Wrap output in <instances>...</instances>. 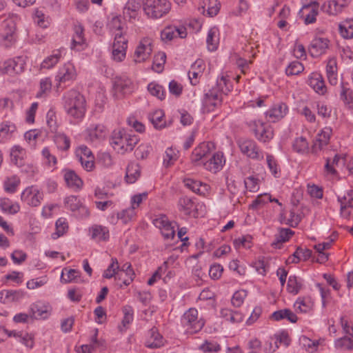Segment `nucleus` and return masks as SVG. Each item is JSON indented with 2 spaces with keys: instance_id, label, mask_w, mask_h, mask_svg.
Wrapping results in <instances>:
<instances>
[{
  "instance_id": "62",
  "label": "nucleus",
  "mask_w": 353,
  "mask_h": 353,
  "mask_svg": "<svg viewBox=\"0 0 353 353\" xmlns=\"http://www.w3.org/2000/svg\"><path fill=\"white\" fill-rule=\"evenodd\" d=\"M44 163L50 168L54 167L57 163V157L52 154L48 147H45L41 151Z\"/></svg>"
},
{
  "instance_id": "57",
  "label": "nucleus",
  "mask_w": 353,
  "mask_h": 353,
  "mask_svg": "<svg viewBox=\"0 0 353 353\" xmlns=\"http://www.w3.org/2000/svg\"><path fill=\"white\" fill-rule=\"evenodd\" d=\"M266 161L268 166V168L272 173V174L275 178H279L281 176V170L277 163L276 160L274 157L270 154H267L266 155Z\"/></svg>"
},
{
  "instance_id": "43",
  "label": "nucleus",
  "mask_w": 353,
  "mask_h": 353,
  "mask_svg": "<svg viewBox=\"0 0 353 353\" xmlns=\"http://www.w3.org/2000/svg\"><path fill=\"white\" fill-rule=\"evenodd\" d=\"M220 314L222 318L231 323H238L243 320V316L241 312L228 308L222 309Z\"/></svg>"
},
{
  "instance_id": "7",
  "label": "nucleus",
  "mask_w": 353,
  "mask_h": 353,
  "mask_svg": "<svg viewBox=\"0 0 353 353\" xmlns=\"http://www.w3.org/2000/svg\"><path fill=\"white\" fill-rule=\"evenodd\" d=\"M77 76V73L74 64L70 61L64 63L59 68L54 77L57 88H59L62 84L73 82L76 79Z\"/></svg>"
},
{
  "instance_id": "64",
  "label": "nucleus",
  "mask_w": 353,
  "mask_h": 353,
  "mask_svg": "<svg viewBox=\"0 0 353 353\" xmlns=\"http://www.w3.org/2000/svg\"><path fill=\"white\" fill-rule=\"evenodd\" d=\"M31 310L35 318L46 319L48 316L47 307L41 303L33 304Z\"/></svg>"
},
{
  "instance_id": "9",
  "label": "nucleus",
  "mask_w": 353,
  "mask_h": 353,
  "mask_svg": "<svg viewBox=\"0 0 353 353\" xmlns=\"http://www.w3.org/2000/svg\"><path fill=\"white\" fill-rule=\"evenodd\" d=\"M26 61L23 57H17L0 62V74L14 75L23 72Z\"/></svg>"
},
{
  "instance_id": "12",
  "label": "nucleus",
  "mask_w": 353,
  "mask_h": 353,
  "mask_svg": "<svg viewBox=\"0 0 353 353\" xmlns=\"http://www.w3.org/2000/svg\"><path fill=\"white\" fill-rule=\"evenodd\" d=\"M152 223L160 230L165 239H172L174 237L176 223L170 221L165 215L161 214L157 216Z\"/></svg>"
},
{
  "instance_id": "46",
  "label": "nucleus",
  "mask_w": 353,
  "mask_h": 353,
  "mask_svg": "<svg viewBox=\"0 0 353 353\" xmlns=\"http://www.w3.org/2000/svg\"><path fill=\"white\" fill-rule=\"evenodd\" d=\"M107 28L114 35L115 33L124 34L123 32V23L120 15H112L107 23Z\"/></svg>"
},
{
  "instance_id": "14",
  "label": "nucleus",
  "mask_w": 353,
  "mask_h": 353,
  "mask_svg": "<svg viewBox=\"0 0 353 353\" xmlns=\"http://www.w3.org/2000/svg\"><path fill=\"white\" fill-rule=\"evenodd\" d=\"M108 134L106 128L101 123H90L84 132L87 141L99 143L105 139Z\"/></svg>"
},
{
  "instance_id": "55",
  "label": "nucleus",
  "mask_w": 353,
  "mask_h": 353,
  "mask_svg": "<svg viewBox=\"0 0 353 353\" xmlns=\"http://www.w3.org/2000/svg\"><path fill=\"white\" fill-rule=\"evenodd\" d=\"M140 176V170L137 164H130L126 169L125 179L127 183H133Z\"/></svg>"
},
{
  "instance_id": "39",
  "label": "nucleus",
  "mask_w": 353,
  "mask_h": 353,
  "mask_svg": "<svg viewBox=\"0 0 353 353\" xmlns=\"http://www.w3.org/2000/svg\"><path fill=\"white\" fill-rule=\"evenodd\" d=\"M326 74L329 83L335 85L338 82L337 63L334 58L330 59L326 65Z\"/></svg>"
},
{
  "instance_id": "35",
  "label": "nucleus",
  "mask_w": 353,
  "mask_h": 353,
  "mask_svg": "<svg viewBox=\"0 0 353 353\" xmlns=\"http://www.w3.org/2000/svg\"><path fill=\"white\" fill-rule=\"evenodd\" d=\"M179 209L185 215H192L195 216L197 213L196 204L191 198L188 196H184L179 199Z\"/></svg>"
},
{
  "instance_id": "59",
  "label": "nucleus",
  "mask_w": 353,
  "mask_h": 353,
  "mask_svg": "<svg viewBox=\"0 0 353 353\" xmlns=\"http://www.w3.org/2000/svg\"><path fill=\"white\" fill-rule=\"evenodd\" d=\"M20 184V179L18 176L14 175L7 178L4 183L3 187L6 192L14 193L16 192L17 187Z\"/></svg>"
},
{
  "instance_id": "17",
  "label": "nucleus",
  "mask_w": 353,
  "mask_h": 353,
  "mask_svg": "<svg viewBox=\"0 0 353 353\" xmlns=\"http://www.w3.org/2000/svg\"><path fill=\"white\" fill-rule=\"evenodd\" d=\"M225 163V158L222 152H215L211 158L203 163V166L207 170L216 173L223 168Z\"/></svg>"
},
{
  "instance_id": "41",
  "label": "nucleus",
  "mask_w": 353,
  "mask_h": 353,
  "mask_svg": "<svg viewBox=\"0 0 353 353\" xmlns=\"http://www.w3.org/2000/svg\"><path fill=\"white\" fill-rule=\"evenodd\" d=\"M206 43L209 50L214 51L217 49L219 43V31L217 28L213 27L208 30Z\"/></svg>"
},
{
  "instance_id": "52",
  "label": "nucleus",
  "mask_w": 353,
  "mask_h": 353,
  "mask_svg": "<svg viewBox=\"0 0 353 353\" xmlns=\"http://www.w3.org/2000/svg\"><path fill=\"white\" fill-rule=\"evenodd\" d=\"M293 150L299 154H307L310 150L309 143L303 137L296 138L292 143Z\"/></svg>"
},
{
  "instance_id": "47",
  "label": "nucleus",
  "mask_w": 353,
  "mask_h": 353,
  "mask_svg": "<svg viewBox=\"0 0 353 353\" xmlns=\"http://www.w3.org/2000/svg\"><path fill=\"white\" fill-rule=\"evenodd\" d=\"M148 119L156 129H162L165 127L164 112L161 110H157L149 114Z\"/></svg>"
},
{
  "instance_id": "5",
  "label": "nucleus",
  "mask_w": 353,
  "mask_h": 353,
  "mask_svg": "<svg viewBox=\"0 0 353 353\" xmlns=\"http://www.w3.org/2000/svg\"><path fill=\"white\" fill-rule=\"evenodd\" d=\"M247 125L260 142H269L274 137L273 128L268 123L254 119L248 121Z\"/></svg>"
},
{
  "instance_id": "58",
  "label": "nucleus",
  "mask_w": 353,
  "mask_h": 353,
  "mask_svg": "<svg viewBox=\"0 0 353 353\" xmlns=\"http://www.w3.org/2000/svg\"><path fill=\"white\" fill-rule=\"evenodd\" d=\"M165 60V53L163 52H158L154 57L152 69L157 72H161L163 69Z\"/></svg>"
},
{
  "instance_id": "37",
  "label": "nucleus",
  "mask_w": 353,
  "mask_h": 353,
  "mask_svg": "<svg viewBox=\"0 0 353 353\" xmlns=\"http://www.w3.org/2000/svg\"><path fill=\"white\" fill-rule=\"evenodd\" d=\"M347 6V3L346 0H343L342 2L331 0L323 4V9L324 12L330 15H337L341 13Z\"/></svg>"
},
{
  "instance_id": "30",
  "label": "nucleus",
  "mask_w": 353,
  "mask_h": 353,
  "mask_svg": "<svg viewBox=\"0 0 353 353\" xmlns=\"http://www.w3.org/2000/svg\"><path fill=\"white\" fill-rule=\"evenodd\" d=\"M223 94L216 88H212L205 94L204 102L210 109H214L215 107L221 105Z\"/></svg>"
},
{
  "instance_id": "32",
  "label": "nucleus",
  "mask_w": 353,
  "mask_h": 353,
  "mask_svg": "<svg viewBox=\"0 0 353 353\" xmlns=\"http://www.w3.org/2000/svg\"><path fill=\"white\" fill-rule=\"evenodd\" d=\"M164 341L162 335L156 327L151 328L148 333L145 346L149 348H159L163 346Z\"/></svg>"
},
{
  "instance_id": "11",
  "label": "nucleus",
  "mask_w": 353,
  "mask_h": 353,
  "mask_svg": "<svg viewBox=\"0 0 353 353\" xmlns=\"http://www.w3.org/2000/svg\"><path fill=\"white\" fill-rule=\"evenodd\" d=\"M43 199V192L36 185L27 187L21 194V201L31 207L39 206Z\"/></svg>"
},
{
  "instance_id": "61",
  "label": "nucleus",
  "mask_w": 353,
  "mask_h": 353,
  "mask_svg": "<svg viewBox=\"0 0 353 353\" xmlns=\"http://www.w3.org/2000/svg\"><path fill=\"white\" fill-rule=\"evenodd\" d=\"M119 272H122L123 274L127 276V279H124L123 281V285L128 286L129 285L134 279V273L132 268V265L129 263H125L119 270Z\"/></svg>"
},
{
  "instance_id": "4",
  "label": "nucleus",
  "mask_w": 353,
  "mask_h": 353,
  "mask_svg": "<svg viewBox=\"0 0 353 353\" xmlns=\"http://www.w3.org/2000/svg\"><path fill=\"white\" fill-rule=\"evenodd\" d=\"M171 3L168 0H143L144 13L153 19L163 17L171 10Z\"/></svg>"
},
{
  "instance_id": "18",
  "label": "nucleus",
  "mask_w": 353,
  "mask_h": 353,
  "mask_svg": "<svg viewBox=\"0 0 353 353\" xmlns=\"http://www.w3.org/2000/svg\"><path fill=\"white\" fill-rule=\"evenodd\" d=\"M187 36V30L184 26H168L165 27L161 33V39L163 41H170L172 39L179 37L185 38Z\"/></svg>"
},
{
  "instance_id": "13",
  "label": "nucleus",
  "mask_w": 353,
  "mask_h": 353,
  "mask_svg": "<svg viewBox=\"0 0 353 353\" xmlns=\"http://www.w3.org/2000/svg\"><path fill=\"white\" fill-rule=\"evenodd\" d=\"M238 145L241 152L248 158L260 161L263 159V152L260 150L256 143L252 139H240Z\"/></svg>"
},
{
  "instance_id": "6",
  "label": "nucleus",
  "mask_w": 353,
  "mask_h": 353,
  "mask_svg": "<svg viewBox=\"0 0 353 353\" xmlns=\"http://www.w3.org/2000/svg\"><path fill=\"white\" fill-rule=\"evenodd\" d=\"M16 23L14 17L5 19L0 28V44L10 47L16 41Z\"/></svg>"
},
{
  "instance_id": "2",
  "label": "nucleus",
  "mask_w": 353,
  "mask_h": 353,
  "mask_svg": "<svg viewBox=\"0 0 353 353\" xmlns=\"http://www.w3.org/2000/svg\"><path fill=\"white\" fill-rule=\"evenodd\" d=\"M139 139L134 134L127 133L124 130H114L110 137V145L120 154L132 151L138 143Z\"/></svg>"
},
{
  "instance_id": "21",
  "label": "nucleus",
  "mask_w": 353,
  "mask_h": 353,
  "mask_svg": "<svg viewBox=\"0 0 353 353\" xmlns=\"http://www.w3.org/2000/svg\"><path fill=\"white\" fill-rule=\"evenodd\" d=\"M220 8L218 0H199L198 9L203 14L212 17L218 14Z\"/></svg>"
},
{
  "instance_id": "49",
  "label": "nucleus",
  "mask_w": 353,
  "mask_h": 353,
  "mask_svg": "<svg viewBox=\"0 0 353 353\" xmlns=\"http://www.w3.org/2000/svg\"><path fill=\"white\" fill-rule=\"evenodd\" d=\"M339 98L345 107L353 109V90L345 87L343 84L341 86Z\"/></svg>"
},
{
  "instance_id": "31",
  "label": "nucleus",
  "mask_w": 353,
  "mask_h": 353,
  "mask_svg": "<svg viewBox=\"0 0 353 353\" xmlns=\"http://www.w3.org/2000/svg\"><path fill=\"white\" fill-rule=\"evenodd\" d=\"M63 173L64 180L69 188L74 190H79L82 188L83 182L74 171L64 170Z\"/></svg>"
},
{
  "instance_id": "44",
  "label": "nucleus",
  "mask_w": 353,
  "mask_h": 353,
  "mask_svg": "<svg viewBox=\"0 0 353 353\" xmlns=\"http://www.w3.org/2000/svg\"><path fill=\"white\" fill-rule=\"evenodd\" d=\"M25 157L26 151L22 147L14 145L12 148L10 152L11 161L16 165L19 167L22 166Z\"/></svg>"
},
{
  "instance_id": "53",
  "label": "nucleus",
  "mask_w": 353,
  "mask_h": 353,
  "mask_svg": "<svg viewBox=\"0 0 353 353\" xmlns=\"http://www.w3.org/2000/svg\"><path fill=\"white\" fill-rule=\"evenodd\" d=\"M339 33L344 39L353 38V19H347L339 25Z\"/></svg>"
},
{
  "instance_id": "34",
  "label": "nucleus",
  "mask_w": 353,
  "mask_h": 353,
  "mask_svg": "<svg viewBox=\"0 0 353 353\" xmlns=\"http://www.w3.org/2000/svg\"><path fill=\"white\" fill-rule=\"evenodd\" d=\"M60 281L63 283H82L80 271L64 268L61 271Z\"/></svg>"
},
{
  "instance_id": "29",
  "label": "nucleus",
  "mask_w": 353,
  "mask_h": 353,
  "mask_svg": "<svg viewBox=\"0 0 353 353\" xmlns=\"http://www.w3.org/2000/svg\"><path fill=\"white\" fill-rule=\"evenodd\" d=\"M89 234L95 241H106L109 239L110 232L107 227L101 225H94L89 228Z\"/></svg>"
},
{
  "instance_id": "48",
  "label": "nucleus",
  "mask_w": 353,
  "mask_h": 353,
  "mask_svg": "<svg viewBox=\"0 0 353 353\" xmlns=\"http://www.w3.org/2000/svg\"><path fill=\"white\" fill-rule=\"evenodd\" d=\"M62 57L61 50H54L52 54L47 57L41 63V68L51 69L56 65Z\"/></svg>"
},
{
  "instance_id": "22",
  "label": "nucleus",
  "mask_w": 353,
  "mask_h": 353,
  "mask_svg": "<svg viewBox=\"0 0 353 353\" xmlns=\"http://www.w3.org/2000/svg\"><path fill=\"white\" fill-rule=\"evenodd\" d=\"M214 149L212 142H203L194 149L191 155V160L194 163L202 161Z\"/></svg>"
},
{
  "instance_id": "10",
  "label": "nucleus",
  "mask_w": 353,
  "mask_h": 353,
  "mask_svg": "<svg viewBox=\"0 0 353 353\" xmlns=\"http://www.w3.org/2000/svg\"><path fill=\"white\" fill-rule=\"evenodd\" d=\"M128 39L124 34L115 33L112 44V58L117 62L123 61L126 57Z\"/></svg>"
},
{
  "instance_id": "28",
  "label": "nucleus",
  "mask_w": 353,
  "mask_h": 353,
  "mask_svg": "<svg viewBox=\"0 0 353 353\" xmlns=\"http://www.w3.org/2000/svg\"><path fill=\"white\" fill-rule=\"evenodd\" d=\"M205 65L202 59H197L192 64L188 72V77L192 85H196L199 83L198 79L203 74Z\"/></svg>"
},
{
  "instance_id": "26",
  "label": "nucleus",
  "mask_w": 353,
  "mask_h": 353,
  "mask_svg": "<svg viewBox=\"0 0 353 353\" xmlns=\"http://www.w3.org/2000/svg\"><path fill=\"white\" fill-rule=\"evenodd\" d=\"M183 183L187 188L199 195L205 196L209 192L210 186L199 180L186 178L183 180Z\"/></svg>"
},
{
  "instance_id": "15",
  "label": "nucleus",
  "mask_w": 353,
  "mask_h": 353,
  "mask_svg": "<svg viewBox=\"0 0 353 353\" xmlns=\"http://www.w3.org/2000/svg\"><path fill=\"white\" fill-rule=\"evenodd\" d=\"M340 203V213L346 219L353 218V190L346 192L343 196H338Z\"/></svg>"
},
{
  "instance_id": "3",
  "label": "nucleus",
  "mask_w": 353,
  "mask_h": 353,
  "mask_svg": "<svg viewBox=\"0 0 353 353\" xmlns=\"http://www.w3.org/2000/svg\"><path fill=\"white\" fill-rule=\"evenodd\" d=\"M205 323L202 317L199 316V312L194 307L186 310L181 318V324L186 334H194L199 332Z\"/></svg>"
},
{
  "instance_id": "20",
  "label": "nucleus",
  "mask_w": 353,
  "mask_h": 353,
  "mask_svg": "<svg viewBox=\"0 0 353 353\" xmlns=\"http://www.w3.org/2000/svg\"><path fill=\"white\" fill-rule=\"evenodd\" d=\"M330 41L327 38L316 37L310 44L309 52L313 57H319L325 54L329 47Z\"/></svg>"
},
{
  "instance_id": "19",
  "label": "nucleus",
  "mask_w": 353,
  "mask_h": 353,
  "mask_svg": "<svg viewBox=\"0 0 353 353\" xmlns=\"http://www.w3.org/2000/svg\"><path fill=\"white\" fill-rule=\"evenodd\" d=\"M135 88L132 81L128 77L123 76L116 78L114 83V89L116 92L121 95L132 93Z\"/></svg>"
},
{
  "instance_id": "50",
  "label": "nucleus",
  "mask_w": 353,
  "mask_h": 353,
  "mask_svg": "<svg viewBox=\"0 0 353 353\" xmlns=\"http://www.w3.org/2000/svg\"><path fill=\"white\" fill-rule=\"evenodd\" d=\"M112 262L108 267V268L105 270L103 276L106 279H111L113 276L115 277V279H120L122 276V272H119V265L118 261L115 258L112 259Z\"/></svg>"
},
{
  "instance_id": "27",
  "label": "nucleus",
  "mask_w": 353,
  "mask_h": 353,
  "mask_svg": "<svg viewBox=\"0 0 353 353\" xmlns=\"http://www.w3.org/2000/svg\"><path fill=\"white\" fill-rule=\"evenodd\" d=\"M332 129L330 127L323 128L317 134L316 141L313 145V150L316 152L321 150L329 143Z\"/></svg>"
},
{
  "instance_id": "38",
  "label": "nucleus",
  "mask_w": 353,
  "mask_h": 353,
  "mask_svg": "<svg viewBox=\"0 0 353 353\" xmlns=\"http://www.w3.org/2000/svg\"><path fill=\"white\" fill-rule=\"evenodd\" d=\"M16 125L11 121H6L0 123V143L10 139L16 131Z\"/></svg>"
},
{
  "instance_id": "60",
  "label": "nucleus",
  "mask_w": 353,
  "mask_h": 353,
  "mask_svg": "<svg viewBox=\"0 0 353 353\" xmlns=\"http://www.w3.org/2000/svg\"><path fill=\"white\" fill-rule=\"evenodd\" d=\"M216 88L222 94H227L231 88L230 80L223 75L219 77L216 80Z\"/></svg>"
},
{
  "instance_id": "24",
  "label": "nucleus",
  "mask_w": 353,
  "mask_h": 353,
  "mask_svg": "<svg viewBox=\"0 0 353 353\" xmlns=\"http://www.w3.org/2000/svg\"><path fill=\"white\" fill-rule=\"evenodd\" d=\"M140 8L139 0H128L123 10L124 19L130 22L135 21L139 17Z\"/></svg>"
},
{
  "instance_id": "63",
  "label": "nucleus",
  "mask_w": 353,
  "mask_h": 353,
  "mask_svg": "<svg viewBox=\"0 0 353 353\" xmlns=\"http://www.w3.org/2000/svg\"><path fill=\"white\" fill-rule=\"evenodd\" d=\"M335 347L341 350H350L353 349V341L347 336L336 339L334 341Z\"/></svg>"
},
{
  "instance_id": "40",
  "label": "nucleus",
  "mask_w": 353,
  "mask_h": 353,
  "mask_svg": "<svg viewBox=\"0 0 353 353\" xmlns=\"http://www.w3.org/2000/svg\"><path fill=\"white\" fill-rule=\"evenodd\" d=\"M54 134L53 141L59 150L67 151L70 147V139L63 132H52Z\"/></svg>"
},
{
  "instance_id": "56",
  "label": "nucleus",
  "mask_w": 353,
  "mask_h": 353,
  "mask_svg": "<svg viewBox=\"0 0 353 353\" xmlns=\"http://www.w3.org/2000/svg\"><path fill=\"white\" fill-rule=\"evenodd\" d=\"M148 90L150 94L156 97L160 100H163L165 97V91L163 87L155 82H151L148 85Z\"/></svg>"
},
{
  "instance_id": "54",
  "label": "nucleus",
  "mask_w": 353,
  "mask_h": 353,
  "mask_svg": "<svg viewBox=\"0 0 353 353\" xmlns=\"http://www.w3.org/2000/svg\"><path fill=\"white\" fill-rule=\"evenodd\" d=\"M68 230V223L65 218H59L55 223V232L52 234V238L57 239L63 236Z\"/></svg>"
},
{
  "instance_id": "1",
  "label": "nucleus",
  "mask_w": 353,
  "mask_h": 353,
  "mask_svg": "<svg viewBox=\"0 0 353 353\" xmlns=\"http://www.w3.org/2000/svg\"><path fill=\"white\" fill-rule=\"evenodd\" d=\"M63 108L71 122L77 123L84 117L86 101L79 92L71 90L63 96Z\"/></svg>"
},
{
  "instance_id": "45",
  "label": "nucleus",
  "mask_w": 353,
  "mask_h": 353,
  "mask_svg": "<svg viewBox=\"0 0 353 353\" xmlns=\"http://www.w3.org/2000/svg\"><path fill=\"white\" fill-rule=\"evenodd\" d=\"M294 307L296 311L307 313L312 310L314 302L310 297H300L295 301Z\"/></svg>"
},
{
  "instance_id": "42",
  "label": "nucleus",
  "mask_w": 353,
  "mask_h": 353,
  "mask_svg": "<svg viewBox=\"0 0 353 353\" xmlns=\"http://www.w3.org/2000/svg\"><path fill=\"white\" fill-rule=\"evenodd\" d=\"M0 208L4 213L14 214L20 210V205L8 198H3L0 199Z\"/></svg>"
},
{
  "instance_id": "51",
  "label": "nucleus",
  "mask_w": 353,
  "mask_h": 353,
  "mask_svg": "<svg viewBox=\"0 0 353 353\" xmlns=\"http://www.w3.org/2000/svg\"><path fill=\"white\" fill-rule=\"evenodd\" d=\"M294 234V232L289 228H281L278 234L275 235V239L272 245L275 248H279V245L289 241Z\"/></svg>"
},
{
  "instance_id": "23",
  "label": "nucleus",
  "mask_w": 353,
  "mask_h": 353,
  "mask_svg": "<svg viewBox=\"0 0 353 353\" xmlns=\"http://www.w3.org/2000/svg\"><path fill=\"white\" fill-rule=\"evenodd\" d=\"M83 30L81 25H75L74 26V34L70 46L72 50L81 51L86 48L87 43L84 38Z\"/></svg>"
},
{
  "instance_id": "16",
  "label": "nucleus",
  "mask_w": 353,
  "mask_h": 353,
  "mask_svg": "<svg viewBox=\"0 0 353 353\" xmlns=\"http://www.w3.org/2000/svg\"><path fill=\"white\" fill-rule=\"evenodd\" d=\"M288 105L282 101L274 103L265 112L266 118L271 122H277L283 119L288 113Z\"/></svg>"
},
{
  "instance_id": "25",
  "label": "nucleus",
  "mask_w": 353,
  "mask_h": 353,
  "mask_svg": "<svg viewBox=\"0 0 353 353\" xmlns=\"http://www.w3.org/2000/svg\"><path fill=\"white\" fill-rule=\"evenodd\" d=\"M319 11V3L312 1L310 3L304 5L301 10V16L304 17L305 24L313 23L316 21Z\"/></svg>"
},
{
  "instance_id": "8",
  "label": "nucleus",
  "mask_w": 353,
  "mask_h": 353,
  "mask_svg": "<svg viewBox=\"0 0 353 353\" xmlns=\"http://www.w3.org/2000/svg\"><path fill=\"white\" fill-rule=\"evenodd\" d=\"M154 43L152 38L145 37L142 38L133 54V61L137 63H143L148 60L153 51Z\"/></svg>"
},
{
  "instance_id": "33",
  "label": "nucleus",
  "mask_w": 353,
  "mask_h": 353,
  "mask_svg": "<svg viewBox=\"0 0 353 353\" xmlns=\"http://www.w3.org/2000/svg\"><path fill=\"white\" fill-rule=\"evenodd\" d=\"M308 83L314 90L319 94H324L327 88L322 75L317 72L312 73L308 79Z\"/></svg>"
},
{
  "instance_id": "36",
  "label": "nucleus",
  "mask_w": 353,
  "mask_h": 353,
  "mask_svg": "<svg viewBox=\"0 0 353 353\" xmlns=\"http://www.w3.org/2000/svg\"><path fill=\"white\" fill-rule=\"evenodd\" d=\"M24 295L22 290H3L0 292V302L5 304L17 301L22 299Z\"/></svg>"
}]
</instances>
